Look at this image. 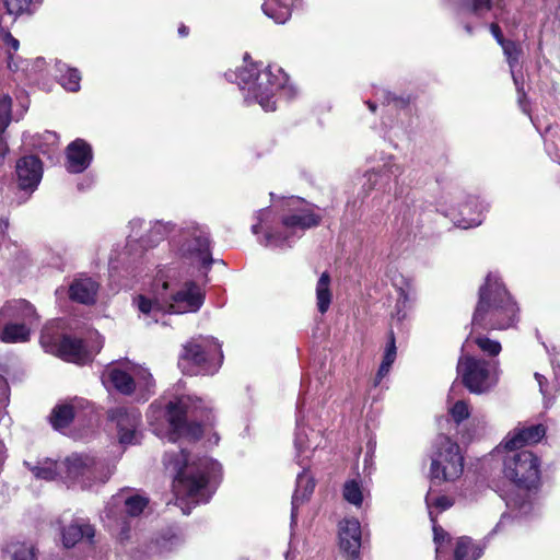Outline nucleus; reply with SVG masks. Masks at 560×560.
<instances>
[{
  "mask_svg": "<svg viewBox=\"0 0 560 560\" xmlns=\"http://www.w3.org/2000/svg\"><path fill=\"white\" fill-rule=\"evenodd\" d=\"M168 441L174 445L163 457L165 470L173 477L175 504L184 514L191 505L207 503L214 492L221 465L207 456L195 457L188 445L199 440L202 425L212 424L210 406L190 395L176 396L166 406Z\"/></svg>",
  "mask_w": 560,
  "mask_h": 560,
  "instance_id": "obj_1",
  "label": "nucleus"
},
{
  "mask_svg": "<svg viewBox=\"0 0 560 560\" xmlns=\"http://www.w3.org/2000/svg\"><path fill=\"white\" fill-rule=\"evenodd\" d=\"M316 207L306 200L291 196L282 202V213L276 222L273 210L269 207L255 213L256 223L252 233L260 245L270 248L291 247L304 232L317 226L322 220Z\"/></svg>",
  "mask_w": 560,
  "mask_h": 560,
  "instance_id": "obj_2",
  "label": "nucleus"
},
{
  "mask_svg": "<svg viewBox=\"0 0 560 560\" xmlns=\"http://www.w3.org/2000/svg\"><path fill=\"white\" fill-rule=\"evenodd\" d=\"M225 77L236 82L247 105L257 103L265 112L276 110L278 97L292 100L298 93L280 67L262 62L248 63L237 72L225 73Z\"/></svg>",
  "mask_w": 560,
  "mask_h": 560,
  "instance_id": "obj_3",
  "label": "nucleus"
},
{
  "mask_svg": "<svg viewBox=\"0 0 560 560\" xmlns=\"http://www.w3.org/2000/svg\"><path fill=\"white\" fill-rule=\"evenodd\" d=\"M503 472L517 489L503 497L509 513L501 516L494 530L503 526L510 517L523 520L534 512L528 490L537 488L540 482V460L528 450L508 451L503 459Z\"/></svg>",
  "mask_w": 560,
  "mask_h": 560,
  "instance_id": "obj_4",
  "label": "nucleus"
},
{
  "mask_svg": "<svg viewBox=\"0 0 560 560\" xmlns=\"http://www.w3.org/2000/svg\"><path fill=\"white\" fill-rule=\"evenodd\" d=\"M36 479L51 481L58 477L82 489L105 483L114 472V466L105 459L89 454H71L65 462L57 463L49 458L33 465L25 462Z\"/></svg>",
  "mask_w": 560,
  "mask_h": 560,
  "instance_id": "obj_5",
  "label": "nucleus"
},
{
  "mask_svg": "<svg viewBox=\"0 0 560 560\" xmlns=\"http://www.w3.org/2000/svg\"><path fill=\"white\" fill-rule=\"evenodd\" d=\"M518 322V306L498 273L489 272L479 289V300L472 315L474 329L506 330Z\"/></svg>",
  "mask_w": 560,
  "mask_h": 560,
  "instance_id": "obj_6",
  "label": "nucleus"
},
{
  "mask_svg": "<svg viewBox=\"0 0 560 560\" xmlns=\"http://www.w3.org/2000/svg\"><path fill=\"white\" fill-rule=\"evenodd\" d=\"M298 419H296V432L294 438L295 456L298 464L303 470L298 474L296 487L292 495V509H291V524L296 523L298 509L303 504L314 491L315 480L307 472V465L305 460L311 458V454L320 446L323 436L319 431L306 428L303 423V408L304 400L298 401Z\"/></svg>",
  "mask_w": 560,
  "mask_h": 560,
  "instance_id": "obj_7",
  "label": "nucleus"
},
{
  "mask_svg": "<svg viewBox=\"0 0 560 560\" xmlns=\"http://www.w3.org/2000/svg\"><path fill=\"white\" fill-rule=\"evenodd\" d=\"M171 254L179 261L208 270L212 262L208 229L197 222H184L168 241Z\"/></svg>",
  "mask_w": 560,
  "mask_h": 560,
  "instance_id": "obj_8",
  "label": "nucleus"
},
{
  "mask_svg": "<svg viewBox=\"0 0 560 560\" xmlns=\"http://www.w3.org/2000/svg\"><path fill=\"white\" fill-rule=\"evenodd\" d=\"M149 504L144 495L128 491H120L113 495L106 503L101 515L102 522L109 529L113 536L126 546L132 539L131 526L128 516H139Z\"/></svg>",
  "mask_w": 560,
  "mask_h": 560,
  "instance_id": "obj_9",
  "label": "nucleus"
},
{
  "mask_svg": "<svg viewBox=\"0 0 560 560\" xmlns=\"http://www.w3.org/2000/svg\"><path fill=\"white\" fill-rule=\"evenodd\" d=\"M102 382L106 387L110 386L125 396H133L139 401L148 400L155 387L152 374L136 365L110 364L104 370Z\"/></svg>",
  "mask_w": 560,
  "mask_h": 560,
  "instance_id": "obj_10",
  "label": "nucleus"
},
{
  "mask_svg": "<svg viewBox=\"0 0 560 560\" xmlns=\"http://www.w3.org/2000/svg\"><path fill=\"white\" fill-rule=\"evenodd\" d=\"M166 283L165 305L166 312L172 314L195 313L200 310L205 301L201 288L192 281L185 282L177 288L174 268L159 269L156 284Z\"/></svg>",
  "mask_w": 560,
  "mask_h": 560,
  "instance_id": "obj_11",
  "label": "nucleus"
},
{
  "mask_svg": "<svg viewBox=\"0 0 560 560\" xmlns=\"http://www.w3.org/2000/svg\"><path fill=\"white\" fill-rule=\"evenodd\" d=\"M222 359L219 341L213 337H202L184 347L178 366L188 375L214 374L221 366Z\"/></svg>",
  "mask_w": 560,
  "mask_h": 560,
  "instance_id": "obj_12",
  "label": "nucleus"
},
{
  "mask_svg": "<svg viewBox=\"0 0 560 560\" xmlns=\"http://www.w3.org/2000/svg\"><path fill=\"white\" fill-rule=\"evenodd\" d=\"M37 323L34 306L26 300L8 302L0 311V340L5 343L25 342Z\"/></svg>",
  "mask_w": 560,
  "mask_h": 560,
  "instance_id": "obj_13",
  "label": "nucleus"
},
{
  "mask_svg": "<svg viewBox=\"0 0 560 560\" xmlns=\"http://www.w3.org/2000/svg\"><path fill=\"white\" fill-rule=\"evenodd\" d=\"M464 471V457L459 446L448 436L440 435L435 440L431 457L430 477L433 485L453 482Z\"/></svg>",
  "mask_w": 560,
  "mask_h": 560,
  "instance_id": "obj_14",
  "label": "nucleus"
},
{
  "mask_svg": "<svg viewBox=\"0 0 560 560\" xmlns=\"http://www.w3.org/2000/svg\"><path fill=\"white\" fill-rule=\"evenodd\" d=\"M457 372L463 384L474 394H483L493 388L499 381L498 362H490L470 355H462Z\"/></svg>",
  "mask_w": 560,
  "mask_h": 560,
  "instance_id": "obj_15",
  "label": "nucleus"
},
{
  "mask_svg": "<svg viewBox=\"0 0 560 560\" xmlns=\"http://www.w3.org/2000/svg\"><path fill=\"white\" fill-rule=\"evenodd\" d=\"M92 336L100 339L97 332H94ZM40 343L47 352L55 353L61 359L77 364L88 363L102 348L100 340L92 347H89L82 340L69 336H63L61 339L54 341L47 329H44L42 332Z\"/></svg>",
  "mask_w": 560,
  "mask_h": 560,
  "instance_id": "obj_16",
  "label": "nucleus"
},
{
  "mask_svg": "<svg viewBox=\"0 0 560 560\" xmlns=\"http://www.w3.org/2000/svg\"><path fill=\"white\" fill-rule=\"evenodd\" d=\"M144 224V220L135 218L130 220V234L127 237L126 248L131 255L135 246L139 245L143 250L156 247L165 238H171L177 233L179 225L172 221L155 220L150 222V228L144 235H140V231Z\"/></svg>",
  "mask_w": 560,
  "mask_h": 560,
  "instance_id": "obj_17",
  "label": "nucleus"
},
{
  "mask_svg": "<svg viewBox=\"0 0 560 560\" xmlns=\"http://www.w3.org/2000/svg\"><path fill=\"white\" fill-rule=\"evenodd\" d=\"M402 173V166L395 162L393 155L382 154L377 164L366 171L362 177L364 196H368L373 189L383 191L390 189L392 183L396 182Z\"/></svg>",
  "mask_w": 560,
  "mask_h": 560,
  "instance_id": "obj_18",
  "label": "nucleus"
},
{
  "mask_svg": "<svg viewBox=\"0 0 560 560\" xmlns=\"http://www.w3.org/2000/svg\"><path fill=\"white\" fill-rule=\"evenodd\" d=\"M108 417L116 424L117 438L121 445H133L140 442L141 412L139 409L118 407L110 410Z\"/></svg>",
  "mask_w": 560,
  "mask_h": 560,
  "instance_id": "obj_19",
  "label": "nucleus"
},
{
  "mask_svg": "<svg viewBox=\"0 0 560 560\" xmlns=\"http://www.w3.org/2000/svg\"><path fill=\"white\" fill-rule=\"evenodd\" d=\"M165 289L166 283H160V285H158L155 277L151 285V296L139 294L133 299V305L137 307L147 325H150L152 322H158L160 314L167 313Z\"/></svg>",
  "mask_w": 560,
  "mask_h": 560,
  "instance_id": "obj_20",
  "label": "nucleus"
},
{
  "mask_svg": "<svg viewBox=\"0 0 560 560\" xmlns=\"http://www.w3.org/2000/svg\"><path fill=\"white\" fill-rule=\"evenodd\" d=\"M338 537L340 549L347 553L348 560H357L362 541L360 522L355 517L341 520L338 524Z\"/></svg>",
  "mask_w": 560,
  "mask_h": 560,
  "instance_id": "obj_21",
  "label": "nucleus"
},
{
  "mask_svg": "<svg viewBox=\"0 0 560 560\" xmlns=\"http://www.w3.org/2000/svg\"><path fill=\"white\" fill-rule=\"evenodd\" d=\"M0 42L4 45L8 55V68L13 72H25L26 75L33 70H40L45 63L43 58H37L34 61L27 59L15 58L14 54L20 47V43L14 38L10 32L0 25Z\"/></svg>",
  "mask_w": 560,
  "mask_h": 560,
  "instance_id": "obj_22",
  "label": "nucleus"
},
{
  "mask_svg": "<svg viewBox=\"0 0 560 560\" xmlns=\"http://www.w3.org/2000/svg\"><path fill=\"white\" fill-rule=\"evenodd\" d=\"M486 207L477 197H469L459 205L458 209H452L447 215L451 217L454 224L460 229L475 228L481 224L482 213Z\"/></svg>",
  "mask_w": 560,
  "mask_h": 560,
  "instance_id": "obj_23",
  "label": "nucleus"
},
{
  "mask_svg": "<svg viewBox=\"0 0 560 560\" xmlns=\"http://www.w3.org/2000/svg\"><path fill=\"white\" fill-rule=\"evenodd\" d=\"M389 280L398 294L395 305V317L401 322L407 317L408 311L412 306L415 298L413 285L409 278L398 271H390Z\"/></svg>",
  "mask_w": 560,
  "mask_h": 560,
  "instance_id": "obj_24",
  "label": "nucleus"
},
{
  "mask_svg": "<svg viewBox=\"0 0 560 560\" xmlns=\"http://www.w3.org/2000/svg\"><path fill=\"white\" fill-rule=\"evenodd\" d=\"M19 187L31 195L40 183L43 176L42 162L34 155L24 156L16 163Z\"/></svg>",
  "mask_w": 560,
  "mask_h": 560,
  "instance_id": "obj_25",
  "label": "nucleus"
},
{
  "mask_svg": "<svg viewBox=\"0 0 560 560\" xmlns=\"http://www.w3.org/2000/svg\"><path fill=\"white\" fill-rule=\"evenodd\" d=\"M546 434V428L542 424H533L529 427H520L511 431L504 441L499 445L505 451L521 450L526 444L539 442Z\"/></svg>",
  "mask_w": 560,
  "mask_h": 560,
  "instance_id": "obj_26",
  "label": "nucleus"
},
{
  "mask_svg": "<svg viewBox=\"0 0 560 560\" xmlns=\"http://www.w3.org/2000/svg\"><path fill=\"white\" fill-rule=\"evenodd\" d=\"M66 168L69 173L84 172L91 164L93 152L91 145L83 139H75L67 147Z\"/></svg>",
  "mask_w": 560,
  "mask_h": 560,
  "instance_id": "obj_27",
  "label": "nucleus"
},
{
  "mask_svg": "<svg viewBox=\"0 0 560 560\" xmlns=\"http://www.w3.org/2000/svg\"><path fill=\"white\" fill-rule=\"evenodd\" d=\"M98 283L92 278L80 277L69 285V298L81 304H93L96 300Z\"/></svg>",
  "mask_w": 560,
  "mask_h": 560,
  "instance_id": "obj_28",
  "label": "nucleus"
},
{
  "mask_svg": "<svg viewBox=\"0 0 560 560\" xmlns=\"http://www.w3.org/2000/svg\"><path fill=\"white\" fill-rule=\"evenodd\" d=\"M501 47L503 49L506 61L510 66L512 79L516 86L520 106L522 107V110L524 113H527V108L524 104L525 92H524V88H523L522 78H520L515 72V67L518 65L520 57L522 55V49L515 42H512V40H508Z\"/></svg>",
  "mask_w": 560,
  "mask_h": 560,
  "instance_id": "obj_29",
  "label": "nucleus"
},
{
  "mask_svg": "<svg viewBox=\"0 0 560 560\" xmlns=\"http://www.w3.org/2000/svg\"><path fill=\"white\" fill-rule=\"evenodd\" d=\"M83 399H73L70 402L57 405L50 415V423L56 430L67 428L78 416L80 409L84 408Z\"/></svg>",
  "mask_w": 560,
  "mask_h": 560,
  "instance_id": "obj_30",
  "label": "nucleus"
},
{
  "mask_svg": "<svg viewBox=\"0 0 560 560\" xmlns=\"http://www.w3.org/2000/svg\"><path fill=\"white\" fill-rule=\"evenodd\" d=\"M94 536L95 529L91 524L84 521H74L63 528L62 542L66 548H71L81 540L92 545Z\"/></svg>",
  "mask_w": 560,
  "mask_h": 560,
  "instance_id": "obj_31",
  "label": "nucleus"
},
{
  "mask_svg": "<svg viewBox=\"0 0 560 560\" xmlns=\"http://www.w3.org/2000/svg\"><path fill=\"white\" fill-rule=\"evenodd\" d=\"M184 542L180 534L168 529L160 534L144 551L147 555H165L179 548Z\"/></svg>",
  "mask_w": 560,
  "mask_h": 560,
  "instance_id": "obj_32",
  "label": "nucleus"
},
{
  "mask_svg": "<svg viewBox=\"0 0 560 560\" xmlns=\"http://www.w3.org/2000/svg\"><path fill=\"white\" fill-rule=\"evenodd\" d=\"M299 0H264L262 12L278 24L285 23L292 13L293 5Z\"/></svg>",
  "mask_w": 560,
  "mask_h": 560,
  "instance_id": "obj_33",
  "label": "nucleus"
},
{
  "mask_svg": "<svg viewBox=\"0 0 560 560\" xmlns=\"http://www.w3.org/2000/svg\"><path fill=\"white\" fill-rule=\"evenodd\" d=\"M56 70L57 80L63 89L69 92H78L80 90L81 73L77 68L58 61L56 63Z\"/></svg>",
  "mask_w": 560,
  "mask_h": 560,
  "instance_id": "obj_34",
  "label": "nucleus"
},
{
  "mask_svg": "<svg viewBox=\"0 0 560 560\" xmlns=\"http://www.w3.org/2000/svg\"><path fill=\"white\" fill-rule=\"evenodd\" d=\"M330 277L323 272L316 284V304L319 313L325 314L331 303Z\"/></svg>",
  "mask_w": 560,
  "mask_h": 560,
  "instance_id": "obj_35",
  "label": "nucleus"
},
{
  "mask_svg": "<svg viewBox=\"0 0 560 560\" xmlns=\"http://www.w3.org/2000/svg\"><path fill=\"white\" fill-rule=\"evenodd\" d=\"M396 354H397L396 340H395L394 332L390 331L387 345L385 347L383 360H382V363L378 368V371H377V374L375 377V385H378L381 383L382 378H384L389 373L390 368L396 360Z\"/></svg>",
  "mask_w": 560,
  "mask_h": 560,
  "instance_id": "obj_36",
  "label": "nucleus"
},
{
  "mask_svg": "<svg viewBox=\"0 0 560 560\" xmlns=\"http://www.w3.org/2000/svg\"><path fill=\"white\" fill-rule=\"evenodd\" d=\"M481 555L482 549L469 537H460L457 539L454 550L455 560H477Z\"/></svg>",
  "mask_w": 560,
  "mask_h": 560,
  "instance_id": "obj_37",
  "label": "nucleus"
},
{
  "mask_svg": "<svg viewBox=\"0 0 560 560\" xmlns=\"http://www.w3.org/2000/svg\"><path fill=\"white\" fill-rule=\"evenodd\" d=\"M430 518L432 522V528L434 534V542H435V558L436 560H445L448 552V542L450 537L448 534L436 524L435 516L433 512H430Z\"/></svg>",
  "mask_w": 560,
  "mask_h": 560,
  "instance_id": "obj_38",
  "label": "nucleus"
},
{
  "mask_svg": "<svg viewBox=\"0 0 560 560\" xmlns=\"http://www.w3.org/2000/svg\"><path fill=\"white\" fill-rule=\"evenodd\" d=\"M342 498L351 505L360 509L364 501V490L355 479L347 480L342 487Z\"/></svg>",
  "mask_w": 560,
  "mask_h": 560,
  "instance_id": "obj_39",
  "label": "nucleus"
},
{
  "mask_svg": "<svg viewBox=\"0 0 560 560\" xmlns=\"http://www.w3.org/2000/svg\"><path fill=\"white\" fill-rule=\"evenodd\" d=\"M492 8V0H464L460 4L462 11H469L478 18H483Z\"/></svg>",
  "mask_w": 560,
  "mask_h": 560,
  "instance_id": "obj_40",
  "label": "nucleus"
},
{
  "mask_svg": "<svg viewBox=\"0 0 560 560\" xmlns=\"http://www.w3.org/2000/svg\"><path fill=\"white\" fill-rule=\"evenodd\" d=\"M32 145L35 147L38 151L43 153L50 152L51 145H55L58 141V136L52 131H45L43 133H38L32 137Z\"/></svg>",
  "mask_w": 560,
  "mask_h": 560,
  "instance_id": "obj_41",
  "label": "nucleus"
},
{
  "mask_svg": "<svg viewBox=\"0 0 560 560\" xmlns=\"http://www.w3.org/2000/svg\"><path fill=\"white\" fill-rule=\"evenodd\" d=\"M421 219L420 213L416 207H407L400 214V225L406 230L407 233L418 229L420 226Z\"/></svg>",
  "mask_w": 560,
  "mask_h": 560,
  "instance_id": "obj_42",
  "label": "nucleus"
},
{
  "mask_svg": "<svg viewBox=\"0 0 560 560\" xmlns=\"http://www.w3.org/2000/svg\"><path fill=\"white\" fill-rule=\"evenodd\" d=\"M425 503L429 509V513L433 512L432 509L435 508L440 512L447 510L453 505V502L451 499H448L445 495H438L433 492L432 489L429 490V492L425 495Z\"/></svg>",
  "mask_w": 560,
  "mask_h": 560,
  "instance_id": "obj_43",
  "label": "nucleus"
},
{
  "mask_svg": "<svg viewBox=\"0 0 560 560\" xmlns=\"http://www.w3.org/2000/svg\"><path fill=\"white\" fill-rule=\"evenodd\" d=\"M474 342L478 348L486 354L495 357L501 352V343L497 340H492L487 336H478L474 339Z\"/></svg>",
  "mask_w": 560,
  "mask_h": 560,
  "instance_id": "obj_44",
  "label": "nucleus"
},
{
  "mask_svg": "<svg viewBox=\"0 0 560 560\" xmlns=\"http://www.w3.org/2000/svg\"><path fill=\"white\" fill-rule=\"evenodd\" d=\"M11 97L0 95V135L4 132L11 121Z\"/></svg>",
  "mask_w": 560,
  "mask_h": 560,
  "instance_id": "obj_45",
  "label": "nucleus"
},
{
  "mask_svg": "<svg viewBox=\"0 0 560 560\" xmlns=\"http://www.w3.org/2000/svg\"><path fill=\"white\" fill-rule=\"evenodd\" d=\"M450 413L453 420L459 424L470 416L469 405L464 400H457L451 408Z\"/></svg>",
  "mask_w": 560,
  "mask_h": 560,
  "instance_id": "obj_46",
  "label": "nucleus"
},
{
  "mask_svg": "<svg viewBox=\"0 0 560 560\" xmlns=\"http://www.w3.org/2000/svg\"><path fill=\"white\" fill-rule=\"evenodd\" d=\"M13 560H35V550L32 545L16 544L12 550Z\"/></svg>",
  "mask_w": 560,
  "mask_h": 560,
  "instance_id": "obj_47",
  "label": "nucleus"
},
{
  "mask_svg": "<svg viewBox=\"0 0 560 560\" xmlns=\"http://www.w3.org/2000/svg\"><path fill=\"white\" fill-rule=\"evenodd\" d=\"M490 32H491V34L493 35V37L495 38V40L498 42V44L500 46H502L504 43L508 42L506 39H504V37L502 35V32H501V28H500V26L497 23H491L490 24Z\"/></svg>",
  "mask_w": 560,
  "mask_h": 560,
  "instance_id": "obj_48",
  "label": "nucleus"
},
{
  "mask_svg": "<svg viewBox=\"0 0 560 560\" xmlns=\"http://www.w3.org/2000/svg\"><path fill=\"white\" fill-rule=\"evenodd\" d=\"M535 378L539 385V390L542 395H545V385L547 383V380L544 375H541L540 373H535Z\"/></svg>",
  "mask_w": 560,
  "mask_h": 560,
  "instance_id": "obj_49",
  "label": "nucleus"
},
{
  "mask_svg": "<svg viewBox=\"0 0 560 560\" xmlns=\"http://www.w3.org/2000/svg\"><path fill=\"white\" fill-rule=\"evenodd\" d=\"M9 226V220L7 218H0V235H3Z\"/></svg>",
  "mask_w": 560,
  "mask_h": 560,
  "instance_id": "obj_50",
  "label": "nucleus"
},
{
  "mask_svg": "<svg viewBox=\"0 0 560 560\" xmlns=\"http://www.w3.org/2000/svg\"><path fill=\"white\" fill-rule=\"evenodd\" d=\"M8 151L7 143L3 141L2 138H0V154L4 155Z\"/></svg>",
  "mask_w": 560,
  "mask_h": 560,
  "instance_id": "obj_51",
  "label": "nucleus"
},
{
  "mask_svg": "<svg viewBox=\"0 0 560 560\" xmlns=\"http://www.w3.org/2000/svg\"><path fill=\"white\" fill-rule=\"evenodd\" d=\"M178 34H179L182 37L186 36V35L188 34V27H187V26H185V25L179 26V28H178Z\"/></svg>",
  "mask_w": 560,
  "mask_h": 560,
  "instance_id": "obj_52",
  "label": "nucleus"
},
{
  "mask_svg": "<svg viewBox=\"0 0 560 560\" xmlns=\"http://www.w3.org/2000/svg\"><path fill=\"white\" fill-rule=\"evenodd\" d=\"M553 373H555L556 380L560 383V364L553 365Z\"/></svg>",
  "mask_w": 560,
  "mask_h": 560,
  "instance_id": "obj_53",
  "label": "nucleus"
},
{
  "mask_svg": "<svg viewBox=\"0 0 560 560\" xmlns=\"http://www.w3.org/2000/svg\"><path fill=\"white\" fill-rule=\"evenodd\" d=\"M366 104H368V106H369L371 112H375V109H376V104L375 103L369 101V102H366Z\"/></svg>",
  "mask_w": 560,
  "mask_h": 560,
  "instance_id": "obj_54",
  "label": "nucleus"
},
{
  "mask_svg": "<svg viewBox=\"0 0 560 560\" xmlns=\"http://www.w3.org/2000/svg\"><path fill=\"white\" fill-rule=\"evenodd\" d=\"M464 27L468 34H472V27L469 24H466Z\"/></svg>",
  "mask_w": 560,
  "mask_h": 560,
  "instance_id": "obj_55",
  "label": "nucleus"
},
{
  "mask_svg": "<svg viewBox=\"0 0 560 560\" xmlns=\"http://www.w3.org/2000/svg\"><path fill=\"white\" fill-rule=\"evenodd\" d=\"M454 390H455V386L453 385L451 390H450V394H448V399H451V395L454 393Z\"/></svg>",
  "mask_w": 560,
  "mask_h": 560,
  "instance_id": "obj_56",
  "label": "nucleus"
},
{
  "mask_svg": "<svg viewBox=\"0 0 560 560\" xmlns=\"http://www.w3.org/2000/svg\"><path fill=\"white\" fill-rule=\"evenodd\" d=\"M368 462H369L368 458H365L364 459V470H366V468H368Z\"/></svg>",
  "mask_w": 560,
  "mask_h": 560,
  "instance_id": "obj_57",
  "label": "nucleus"
},
{
  "mask_svg": "<svg viewBox=\"0 0 560 560\" xmlns=\"http://www.w3.org/2000/svg\"><path fill=\"white\" fill-rule=\"evenodd\" d=\"M142 254H143L142 252H141V254H139V255L135 254V258H133V260H136V258H137V257H139V258H140V257H142Z\"/></svg>",
  "mask_w": 560,
  "mask_h": 560,
  "instance_id": "obj_58",
  "label": "nucleus"
}]
</instances>
